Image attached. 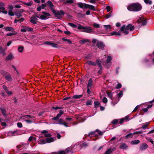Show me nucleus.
Wrapping results in <instances>:
<instances>
[{
    "label": "nucleus",
    "mask_w": 154,
    "mask_h": 154,
    "mask_svg": "<svg viewBox=\"0 0 154 154\" xmlns=\"http://www.w3.org/2000/svg\"><path fill=\"white\" fill-rule=\"evenodd\" d=\"M57 44L52 43L51 46L53 47L57 48Z\"/></svg>",
    "instance_id": "nucleus-49"
},
{
    "label": "nucleus",
    "mask_w": 154,
    "mask_h": 154,
    "mask_svg": "<svg viewBox=\"0 0 154 154\" xmlns=\"http://www.w3.org/2000/svg\"><path fill=\"white\" fill-rule=\"evenodd\" d=\"M8 14L10 16H13L14 15V13L12 11V10H9Z\"/></svg>",
    "instance_id": "nucleus-43"
},
{
    "label": "nucleus",
    "mask_w": 154,
    "mask_h": 154,
    "mask_svg": "<svg viewBox=\"0 0 154 154\" xmlns=\"http://www.w3.org/2000/svg\"><path fill=\"white\" fill-rule=\"evenodd\" d=\"M107 94L108 97L111 99H112L113 96L112 93L111 92H108Z\"/></svg>",
    "instance_id": "nucleus-42"
},
{
    "label": "nucleus",
    "mask_w": 154,
    "mask_h": 154,
    "mask_svg": "<svg viewBox=\"0 0 154 154\" xmlns=\"http://www.w3.org/2000/svg\"><path fill=\"white\" fill-rule=\"evenodd\" d=\"M112 151L113 149L111 148H109L105 152V154H110Z\"/></svg>",
    "instance_id": "nucleus-34"
},
{
    "label": "nucleus",
    "mask_w": 154,
    "mask_h": 154,
    "mask_svg": "<svg viewBox=\"0 0 154 154\" xmlns=\"http://www.w3.org/2000/svg\"><path fill=\"white\" fill-rule=\"evenodd\" d=\"M140 142V141L139 140H132L131 142V144H138Z\"/></svg>",
    "instance_id": "nucleus-30"
},
{
    "label": "nucleus",
    "mask_w": 154,
    "mask_h": 154,
    "mask_svg": "<svg viewBox=\"0 0 154 154\" xmlns=\"http://www.w3.org/2000/svg\"><path fill=\"white\" fill-rule=\"evenodd\" d=\"M141 8V5L138 3H133L127 7L128 9L130 11H140Z\"/></svg>",
    "instance_id": "nucleus-1"
},
{
    "label": "nucleus",
    "mask_w": 154,
    "mask_h": 154,
    "mask_svg": "<svg viewBox=\"0 0 154 154\" xmlns=\"http://www.w3.org/2000/svg\"><path fill=\"white\" fill-rule=\"evenodd\" d=\"M128 147L127 146L125 143H123L121 144L119 147L121 149H125Z\"/></svg>",
    "instance_id": "nucleus-27"
},
{
    "label": "nucleus",
    "mask_w": 154,
    "mask_h": 154,
    "mask_svg": "<svg viewBox=\"0 0 154 154\" xmlns=\"http://www.w3.org/2000/svg\"><path fill=\"white\" fill-rule=\"evenodd\" d=\"M86 63L92 66H96L97 64L100 69H101L102 68L101 62L99 59L96 60V63L91 61L88 60L87 61Z\"/></svg>",
    "instance_id": "nucleus-4"
},
{
    "label": "nucleus",
    "mask_w": 154,
    "mask_h": 154,
    "mask_svg": "<svg viewBox=\"0 0 154 154\" xmlns=\"http://www.w3.org/2000/svg\"><path fill=\"white\" fill-rule=\"evenodd\" d=\"M23 11H17L15 12L16 15L18 17H20L22 16L21 14L23 13Z\"/></svg>",
    "instance_id": "nucleus-21"
},
{
    "label": "nucleus",
    "mask_w": 154,
    "mask_h": 154,
    "mask_svg": "<svg viewBox=\"0 0 154 154\" xmlns=\"http://www.w3.org/2000/svg\"><path fill=\"white\" fill-rule=\"evenodd\" d=\"M17 126L19 128H21L22 127V124L20 122H18L17 123Z\"/></svg>",
    "instance_id": "nucleus-52"
},
{
    "label": "nucleus",
    "mask_w": 154,
    "mask_h": 154,
    "mask_svg": "<svg viewBox=\"0 0 154 154\" xmlns=\"http://www.w3.org/2000/svg\"><path fill=\"white\" fill-rule=\"evenodd\" d=\"M125 121V120L124 118L122 119L119 121V124H122L123 123V122Z\"/></svg>",
    "instance_id": "nucleus-59"
},
{
    "label": "nucleus",
    "mask_w": 154,
    "mask_h": 154,
    "mask_svg": "<svg viewBox=\"0 0 154 154\" xmlns=\"http://www.w3.org/2000/svg\"><path fill=\"white\" fill-rule=\"evenodd\" d=\"M27 117H29V119L30 118H32V116H31L29 115H25L23 117V119H25L27 118Z\"/></svg>",
    "instance_id": "nucleus-45"
},
{
    "label": "nucleus",
    "mask_w": 154,
    "mask_h": 154,
    "mask_svg": "<svg viewBox=\"0 0 154 154\" xmlns=\"http://www.w3.org/2000/svg\"><path fill=\"white\" fill-rule=\"evenodd\" d=\"M102 134L103 133L101 131H100L98 130H96L95 132H92L90 133L89 134V137H91V135H93V136L98 137V136H101Z\"/></svg>",
    "instance_id": "nucleus-5"
},
{
    "label": "nucleus",
    "mask_w": 154,
    "mask_h": 154,
    "mask_svg": "<svg viewBox=\"0 0 154 154\" xmlns=\"http://www.w3.org/2000/svg\"><path fill=\"white\" fill-rule=\"evenodd\" d=\"M38 143L39 144H44L46 143V141L44 139H42L41 137H39V139L38 140Z\"/></svg>",
    "instance_id": "nucleus-15"
},
{
    "label": "nucleus",
    "mask_w": 154,
    "mask_h": 154,
    "mask_svg": "<svg viewBox=\"0 0 154 154\" xmlns=\"http://www.w3.org/2000/svg\"><path fill=\"white\" fill-rule=\"evenodd\" d=\"M74 0H60V2L65 4L67 3H72L74 2Z\"/></svg>",
    "instance_id": "nucleus-11"
},
{
    "label": "nucleus",
    "mask_w": 154,
    "mask_h": 154,
    "mask_svg": "<svg viewBox=\"0 0 154 154\" xmlns=\"http://www.w3.org/2000/svg\"><path fill=\"white\" fill-rule=\"evenodd\" d=\"M82 32L88 33H92L93 32V30L91 27H84L83 30H82Z\"/></svg>",
    "instance_id": "nucleus-7"
},
{
    "label": "nucleus",
    "mask_w": 154,
    "mask_h": 154,
    "mask_svg": "<svg viewBox=\"0 0 154 154\" xmlns=\"http://www.w3.org/2000/svg\"><path fill=\"white\" fill-rule=\"evenodd\" d=\"M5 79L8 81H11L12 79L11 75L10 74H8L7 75L5 76Z\"/></svg>",
    "instance_id": "nucleus-26"
},
{
    "label": "nucleus",
    "mask_w": 154,
    "mask_h": 154,
    "mask_svg": "<svg viewBox=\"0 0 154 154\" xmlns=\"http://www.w3.org/2000/svg\"><path fill=\"white\" fill-rule=\"evenodd\" d=\"M68 25L73 28H76L77 27V26L76 25L72 23H69Z\"/></svg>",
    "instance_id": "nucleus-40"
},
{
    "label": "nucleus",
    "mask_w": 154,
    "mask_h": 154,
    "mask_svg": "<svg viewBox=\"0 0 154 154\" xmlns=\"http://www.w3.org/2000/svg\"><path fill=\"white\" fill-rule=\"evenodd\" d=\"M62 40L63 41H67L69 44H71L72 43V42L71 40L69 39H66L64 38H62Z\"/></svg>",
    "instance_id": "nucleus-39"
},
{
    "label": "nucleus",
    "mask_w": 154,
    "mask_h": 154,
    "mask_svg": "<svg viewBox=\"0 0 154 154\" xmlns=\"http://www.w3.org/2000/svg\"><path fill=\"white\" fill-rule=\"evenodd\" d=\"M148 125V124H146L144 125L141 127V128L143 129H146L147 128V127Z\"/></svg>",
    "instance_id": "nucleus-60"
},
{
    "label": "nucleus",
    "mask_w": 154,
    "mask_h": 154,
    "mask_svg": "<svg viewBox=\"0 0 154 154\" xmlns=\"http://www.w3.org/2000/svg\"><path fill=\"white\" fill-rule=\"evenodd\" d=\"M110 34L111 35L120 36L121 35L120 31H119L118 32L113 31L111 32Z\"/></svg>",
    "instance_id": "nucleus-18"
},
{
    "label": "nucleus",
    "mask_w": 154,
    "mask_h": 154,
    "mask_svg": "<svg viewBox=\"0 0 154 154\" xmlns=\"http://www.w3.org/2000/svg\"><path fill=\"white\" fill-rule=\"evenodd\" d=\"M23 28L20 30L21 31L23 32H31L33 31V29L28 26H23Z\"/></svg>",
    "instance_id": "nucleus-6"
},
{
    "label": "nucleus",
    "mask_w": 154,
    "mask_h": 154,
    "mask_svg": "<svg viewBox=\"0 0 154 154\" xmlns=\"http://www.w3.org/2000/svg\"><path fill=\"white\" fill-rule=\"evenodd\" d=\"M11 66L14 69V70L15 71L17 72H18L16 67L14 65H11Z\"/></svg>",
    "instance_id": "nucleus-61"
},
{
    "label": "nucleus",
    "mask_w": 154,
    "mask_h": 154,
    "mask_svg": "<svg viewBox=\"0 0 154 154\" xmlns=\"http://www.w3.org/2000/svg\"><path fill=\"white\" fill-rule=\"evenodd\" d=\"M78 5V6L81 8H83L84 7L85 8V4H87L85 3H84L82 2H79L77 4Z\"/></svg>",
    "instance_id": "nucleus-22"
},
{
    "label": "nucleus",
    "mask_w": 154,
    "mask_h": 154,
    "mask_svg": "<svg viewBox=\"0 0 154 154\" xmlns=\"http://www.w3.org/2000/svg\"><path fill=\"white\" fill-rule=\"evenodd\" d=\"M13 58V56L11 54H10L6 57L7 60H10Z\"/></svg>",
    "instance_id": "nucleus-24"
},
{
    "label": "nucleus",
    "mask_w": 154,
    "mask_h": 154,
    "mask_svg": "<svg viewBox=\"0 0 154 154\" xmlns=\"http://www.w3.org/2000/svg\"><path fill=\"white\" fill-rule=\"evenodd\" d=\"M118 122V120L117 119H114L112 122V123L113 124H115Z\"/></svg>",
    "instance_id": "nucleus-47"
},
{
    "label": "nucleus",
    "mask_w": 154,
    "mask_h": 154,
    "mask_svg": "<svg viewBox=\"0 0 154 154\" xmlns=\"http://www.w3.org/2000/svg\"><path fill=\"white\" fill-rule=\"evenodd\" d=\"M112 60V57L110 56H108L107 57L106 63H107V68H109V63L111 62Z\"/></svg>",
    "instance_id": "nucleus-17"
},
{
    "label": "nucleus",
    "mask_w": 154,
    "mask_h": 154,
    "mask_svg": "<svg viewBox=\"0 0 154 154\" xmlns=\"http://www.w3.org/2000/svg\"><path fill=\"white\" fill-rule=\"evenodd\" d=\"M6 92L8 95H11L12 93V91H9L8 90H7Z\"/></svg>",
    "instance_id": "nucleus-64"
},
{
    "label": "nucleus",
    "mask_w": 154,
    "mask_h": 154,
    "mask_svg": "<svg viewBox=\"0 0 154 154\" xmlns=\"http://www.w3.org/2000/svg\"><path fill=\"white\" fill-rule=\"evenodd\" d=\"M54 141V139L53 137L47 138L46 139V142L48 143L53 142Z\"/></svg>",
    "instance_id": "nucleus-25"
},
{
    "label": "nucleus",
    "mask_w": 154,
    "mask_h": 154,
    "mask_svg": "<svg viewBox=\"0 0 154 154\" xmlns=\"http://www.w3.org/2000/svg\"><path fill=\"white\" fill-rule=\"evenodd\" d=\"M63 113L64 112L63 111H62V110H60L59 113L58 114H57V115L58 116H59L60 117L61 115L63 114Z\"/></svg>",
    "instance_id": "nucleus-53"
},
{
    "label": "nucleus",
    "mask_w": 154,
    "mask_h": 154,
    "mask_svg": "<svg viewBox=\"0 0 154 154\" xmlns=\"http://www.w3.org/2000/svg\"><path fill=\"white\" fill-rule=\"evenodd\" d=\"M52 12L56 17L59 18H61V16H60L58 11H56L55 10H54Z\"/></svg>",
    "instance_id": "nucleus-16"
},
{
    "label": "nucleus",
    "mask_w": 154,
    "mask_h": 154,
    "mask_svg": "<svg viewBox=\"0 0 154 154\" xmlns=\"http://www.w3.org/2000/svg\"><path fill=\"white\" fill-rule=\"evenodd\" d=\"M48 5L51 8V11H52L54 9L53 8L54 5L52 2L50 1H48L47 2Z\"/></svg>",
    "instance_id": "nucleus-14"
},
{
    "label": "nucleus",
    "mask_w": 154,
    "mask_h": 154,
    "mask_svg": "<svg viewBox=\"0 0 154 154\" xmlns=\"http://www.w3.org/2000/svg\"><path fill=\"white\" fill-rule=\"evenodd\" d=\"M107 101H108V100L106 97H104L103 98V99L102 101L103 103H107Z\"/></svg>",
    "instance_id": "nucleus-50"
},
{
    "label": "nucleus",
    "mask_w": 154,
    "mask_h": 154,
    "mask_svg": "<svg viewBox=\"0 0 154 154\" xmlns=\"http://www.w3.org/2000/svg\"><path fill=\"white\" fill-rule=\"evenodd\" d=\"M38 20V19L36 18V17L34 16H32L30 18V22L33 24H36V22Z\"/></svg>",
    "instance_id": "nucleus-10"
},
{
    "label": "nucleus",
    "mask_w": 154,
    "mask_h": 154,
    "mask_svg": "<svg viewBox=\"0 0 154 154\" xmlns=\"http://www.w3.org/2000/svg\"><path fill=\"white\" fill-rule=\"evenodd\" d=\"M4 29L5 30L7 31H13L14 30V29L11 27H6Z\"/></svg>",
    "instance_id": "nucleus-23"
},
{
    "label": "nucleus",
    "mask_w": 154,
    "mask_h": 154,
    "mask_svg": "<svg viewBox=\"0 0 154 154\" xmlns=\"http://www.w3.org/2000/svg\"><path fill=\"white\" fill-rule=\"evenodd\" d=\"M148 147V145L146 143L142 144L140 147V148L141 150H144L147 149Z\"/></svg>",
    "instance_id": "nucleus-19"
},
{
    "label": "nucleus",
    "mask_w": 154,
    "mask_h": 154,
    "mask_svg": "<svg viewBox=\"0 0 154 154\" xmlns=\"http://www.w3.org/2000/svg\"><path fill=\"white\" fill-rule=\"evenodd\" d=\"M58 11L61 16V15H63L64 14V12L62 10H61Z\"/></svg>",
    "instance_id": "nucleus-62"
},
{
    "label": "nucleus",
    "mask_w": 154,
    "mask_h": 154,
    "mask_svg": "<svg viewBox=\"0 0 154 154\" xmlns=\"http://www.w3.org/2000/svg\"><path fill=\"white\" fill-rule=\"evenodd\" d=\"M84 27L83 26H82L80 24H78V26L77 27V28L78 29H82V30H83Z\"/></svg>",
    "instance_id": "nucleus-44"
},
{
    "label": "nucleus",
    "mask_w": 154,
    "mask_h": 154,
    "mask_svg": "<svg viewBox=\"0 0 154 154\" xmlns=\"http://www.w3.org/2000/svg\"><path fill=\"white\" fill-rule=\"evenodd\" d=\"M0 109L1 111V112L2 113L3 116H6L7 114L5 110L4 109L2 108H0Z\"/></svg>",
    "instance_id": "nucleus-28"
},
{
    "label": "nucleus",
    "mask_w": 154,
    "mask_h": 154,
    "mask_svg": "<svg viewBox=\"0 0 154 154\" xmlns=\"http://www.w3.org/2000/svg\"><path fill=\"white\" fill-rule=\"evenodd\" d=\"M36 140V138L33 136H30L29 137L28 139V140L29 142L32 141H35Z\"/></svg>",
    "instance_id": "nucleus-35"
},
{
    "label": "nucleus",
    "mask_w": 154,
    "mask_h": 154,
    "mask_svg": "<svg viewBox=\"0 0 154 154\" xmlns=\"http://www.w3.org/2000/svg\"><path fill=\"white\" fill-rule=\"evenodd\" d=\"M82 94L79 95H76L73 96L72 98L74 99H77L81 98L82 97Z\"/></svg>",
    "instance_id": "nucleus-36"
},
{
    "label": "nucleus",
    "mask_w": 154,
    "mask_h": 154,
    "mask_svg": "<svg viewBox=\"0 0 154 154\" xmlns=\"http://www.w3.org/2000/svg\"><path fill=\"white\" fill-rule=\"evenodd\" d=\"M144 2L146 4L150 5H151L152 3V1L150 0H144Z\"/></svg>",
    "instance_id": "nucleus-38"
},
{
    "label": "nucleus",
    "mask_w": 154,
    "mask_h": 154,
    "mask_svg": "<svg viewBox=\"0 0 154 154\" xmlns=\"http://www.w3.org/2000/svg\"><path fill=\"white\" fill-rule=\"evenodd\" d=\"M122 87V85H121V84H120V83H118L117 85V86L116 87V89H119V88H120Z\"/></svg>",
    "instance_id": "nucleus-55"
},
{
    "label": "nucleus",
    "mask_w": 154,
    "mask_h": 154,
    "mask_svg": "<svg viewBox=\"0 0 154 154\" xmlns=\"http://www.w3.org/2000/svg\"><path fill=\"white\" fill-rule=\"evenodd\" d=\"M97 46L100 49H103L104 47V45L101 42H97Z\"/></svg>",
    "instance_id": "nucleus-12"
},
{
    "label": "nucleus",
    "mask_w": 154,
    "mask_h": 154,
    "mask_svg": "<svg viewBox=\"0 0 154 154\" xmlns=\"http://www.w3.org/2000/svg\"><path fill=\"white\" fill-rule=\"evenodd\" d=\"M99 42V41H97L96 39H93L92 40V42L94 44L95 43H97V42Z\"/></svg>",
    "instance_id": "nucleus-63"
},
{
    "label": "nucleus",
    "mask_w": 154,
    "mask_h": 154,
    "mask_svg": "<svg viewBox=\"0 0 154 154\" xmlns=\"http://www.w3.org/2000/svg\"><path fill=\"white\" fill-rule=\"evenodd\" d=\"M24 47L23 46H20L18 47V51L20 53H22Z\"/></svg>",
    "instance_id": "nucleus-33"
},
{
    "label": "nucleus",
    "mask_w": 154,
    "mask_h": 154,
    "mask_svg": "<svg viewBox=\"0 0 154 154\" xmlns=\"http://www.w3.org/2000/svg\"><path fill=\"white\" fill-rule=\"evenodd\" d=\"M0 53L1 54L4 55H6L5 53V50H4L2 47H0Z\"/></svg>",
    "instance_id": "nucleus-37"
},
{
    "label": "nucleus",
    "mask_w": 154,
    "mask_h": 154,
    "mask_svg": "<svg viewBox=\"0 0 154 154\" xmlns=\"http://www.w3.org/2000/svg\"><path fill=\"white\" fill-rule=\"evenodd\" d=\"M93 26L94 27L96 28H98L99 27H100L99 25L98 24L96 23H94V24Z\"/></svg>",
    "instance_id": "nucleus-54"
},
{
    "label": "nucleus",
    "mask_w": 154,
    "mask_h": 154,
    "mask_svg": "<svg viewBox=\"0 0 154 154\" xmlns=\"http://www.w3.org/2000/svg\"><path fill=\"white\" fill-rule=\"evenodd\" d=\"M86 104L87 105H91V102L90 100L88 101Z\"/></svg>",
    "instance_id": "nucleus-58"
},
{
    "label": "nucleus",
    "mask_w": 154,
    "mask_h": 154,
    "mask_svg": "<svg viewBox=\"0 0 154 154\" xmlns=\"http://www.w3.org/2000/svg\"><path fill=\"white\" fill-rule=\"evenodd\" d=\"M8 8L9 10L11 11L13 9L14 7L12 5H9L8 6Z\"/></svg>",
    "instance_id": "nucleus-48"
},
{
    "label": "nucleus",
    "mask_w": 154,
    "mask_h": 154,
    "mask_svg": "<svg viewBox=\"0 0 154 154\" xmlns=\"http://www.w3.org/2000/svg\"><path fill=\"white\" fill-rule=\"evenodd\" d=\"M42 13L43 15L37 14L35 16L37 18H38L42 20H46L48 19L49 17L50 16V14L48 13L43 11Z\"/></svg>",
    "instance_id": "nucleus-3"
},
{
    "label": "nucleus",
    "mask_w": 154,
    "mask_h": 154,
    "mask_svg": "<svg viewBox=\"0 0 154 154\" xmlns=\"http://www.w3.org/2000/svg\"><path fill=\"white\" fill-rule=\"evenodd\" d=\"M138 23H142V24L143 25H146V20L142 16L139 18L138 20Z\"/></svg>",
    "instance_id": "nucleus-8"
},
{
    "label": "nucleus",
    "mask_w": 154,
    "mask_h": 154,
    "mask_svg": "<svg viewBox=\"0 0 154 154\" xmlns=\"http://www.w3.org/2000/svg\"><path fill=\"white\" fill-rule=\"evenodd\" d=\"M66 120L67 122H69L72 121V118H67L65 119Z\"/></svg>",
    "instance_id": "nucleus-56"
},
{
    "label": "nucleus",
    "mask_w": 154,
    "mask_h": 154,
    "mask_svg": "<svg viewBox=\"0 0 154 154\" xmlns=\"http://www.w3.org/2000/svg\"><path fill=\"white\" fill-rule=\"evenodd\" d=\"M134 26L130 24L128 25L126 27L125 25L123 26L121 28V30L125 34H127L129 31H132L134 29Z\"/></svg>",
    "instance_id": "nucleus-2"
},
{
    "label": "nucleus",
    "mask_w": 154,
    "mask_h": 154,
    "mask_svg": "<svg viewBox=\"0 0 154 154\" xmlns=\"http://www.w3.org/2000/svg\"><path fill=\"white\" fill-rule=\"evenodd\" d=\"M92 81L91 79H90L88 81V83L87 85L88 88L91 87L92 85Z\"/></svg>",
    "instance_id": "nucleus-31"
},
{
    "label": "nucleus",
    "mask_w": 154,
    "mask_h": 154,
    "mask_svg": "<svg viewBox=\"0 0 154 154\" xmlns=\"http://www.w3.org/2000/svg\"><path fill=\"white\" fill-rule=\"evenodd\" d=\"M103 27L104 29L106 30H108L111 28V27L109 25H104Z\"/></svg>",
    "instance_id": "nucleus-29"
},
{
    "label": "nucleus",
    "mask_w": 154,
    "mask_h": 154,
    "mask_svg": "<svg viewBox=\"0 0 154 154\" xmlns=\"http://www.w3.org/2000/svg\"><path fill=\"white\" fill-rule=\"evenodd\" d=\"M55 124L63 125L66 127H68V125L70 124V122H64L63 120L61 119L59 120L58 122L57 123Z\"/></svg>",
    "instance_id": "nucleus-9"
},
{
    "label": "nucleus",
    "mask_w": 154,
    "mask_h": 154,
    "mask_svg": "<svg viewBox=\"0 0 154 154\" xmlns=\"http://www.w3.org/2000/svg\"><path fill=\"white\" fill-rule=\"evenodd\" d=\"M60 117L57 115V116L55 117H54L52 119L53 120H57L59 119V118Z\"/></svg>",
    "instance_id": "nucleus-51"
},
{
    "label": "nucleus",
    "mask_w": 154,
    "mask_h": 154,
    "mask_svg": "<svg viewBox=\"0 0 154 154\" xmlns=\"http://www.w3.org/2000/svg\"><path fill=\"white\" fill-rule=\"evenodd\" d=\"M99 103L98 101H95L94 102V105L95 106V107L96 108H97V107L99 105Z\"/></svg>",
    "instance_id": "nucleus-57"
},
{
    "label": "nucleus",
    "mask_w": 154,
    "mask_h": 154,
    "mask_svg": "<svg viewBox=\"0 0 154 154\" xmlns=\"http://www.w3.org/2000/svg\"><path fill=\"white\" fill-rule=\"evenodd\" d=\"M133 135H134V134H133V133L132 134L130 133L128 134L125 136V138H128L129 137H132Z\"/></svg>",
    "instance_id": "nucleus-41"
},
{
    "label": "nucleus",
    "mask_w": 154,
    "mask_h": 154,
    "mask_svg": "<svg viewBox=\"0 0 154 154\" xmlns=\"http://www.w3.org/2000/svg\"><path fill=\"white\" fill-rule=\"evenodd\" d=\"M66 151L67 153H69L70 152H73V151H72V147L71 146L67 148L66 149Z\"/></svg>",
    "instance_id": "nucleus-32"
},
{
    "label": "nucleus",
    "mask_w": 154,
    "mask_h": 154,
    "mask_svg": "<svg viewBox=\"0 0 154 154\" xmlns=\"http://www.w3.org/2000/svg\"><path fill=\"white\" fill-rule=\"evenodd\" d=\"M85 8H88L90 9L95 11L96 10L95 7L93 5L88 4H85Z\"/></svg>",
    "instance_id": "nucleus-13"
},
{
    "label": "nucleus",
    "mask_w": 154,
    "mask_h": 154,
    "mask_svg": "<svg viewBox=\"0 0 154 154\" xmlns=\"http://www.w3.org/2000/svg\"><path fill=\"white\" fill-rule=\"evenodd\" d=\"M117 96L119 97H122L123 95V92L122 91H121L120 92L117 94Z\"/></svg>",
    "instance_id": "nucleus-46"
},
{
    "label": "nucleus",
    "mask_w": 154,
    "mask_h": 154,
    "mask_svg": "<svg viewBox=\"0 0 154 154\" xmlns=\"http://www.w3.org/2000/svg\"><path fill=\"white\" fill-rule=\"evenodd\" d=\"M47 130H44L42 131V133L44 134V136L46 137H50L51 136V135L50 133H48Z\"/></svg>",
    "instance_id": "nucleus-20"
}]
</instances>
